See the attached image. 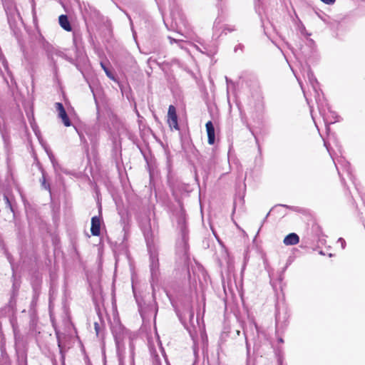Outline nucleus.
Returning <instances> with one entry per match:
<instances>
[{
	"label": "nucleus",
	"instance_id": "3",
	"mask_svg": "<svg viewBox=\"0 0 365 365\" xmlns=\"http://www.w3.org/2000/svg\"><path fill=\"white\" fill-rule=\"evenodd\" d=\"M91 234L93 236H98L101 232V220L97 216H94L91 218Z\"/></svg>",
	"mask_w": 365,
	"mask_h": 365
},
{
	"label": "nucleus",
	"instance_id": "8",
	"mask_svg": "<svg viewBox=\"0 0 365 365\" xmlns=\"http://www.w3.org/2000/svg\"><path fill=\"white\" fill-rule=\"evenodd\" d=\"M101 68L103 69V71H105L106 76L112 79V80H114L115 78H114V76L113 74L110 72V71L106 67V66L105 65V63L103 62H101Z\"/></svg>",
	"mask_w": 365,
	"mask_h": 365
},
{
	"label": "nucleus",
	"instance_id": "11",
	"mask_svg": "<svg viewBox=\"0 0 365 365\" xmlns=\"http://www.w3.org/2000/svg\"><path fill=\"white\" fill-rule=\"evenodd\" d=\"M321 1L327 4L331 5V4H334L336 0H321Z\"/></svg>",
	"mask_w": 365,
	"mask_h": 365
},
{
	"label": "nucleus",
	"instance_id": "4",
	"mask_svg": "<svg viewBox=\"0 0 365 365\" xmlns=\"http://www.w3.org/2000/svg\"><path fill=\"white\" fill-rule=\"evenodd\" d=\"M205 127L207 133L208 143L210 145H213L215 140L214 125L211 121H208L206 123Z\"/></svg>",
	"mask_w": 365,
	"mask_h": 365
},
{
	"label": "nucleus",
	"instance_id": "10",
	"mask_svg": "<svg viewBox=\"0 0 365 365\" xmlns=\"http://www.w3.org/2000/svg\"><path fill=\"white\" fill-rule=\"evenodd\" d=\"M94 328H95L96 334L98 335L99 331H100V326H99L98 323H97V322L94 323Z\"/></svg>",
	"mask_w": 365,
	"mask_h": 365
},
{
	"label": "nucleus",
	"instance_id": "9",
	"mask_svg": "<svg viewBox=\"0 0 365 365\" xmlns=\"http://www.w3.org/2000/svg\"><path fill=\"white\" fill-rule=\"evenodd\" d=\"M4 200H5V202H6V207H9L10 209H11V202L9 200V197L4 195Z\"/></svg>",
	"mask_w": 365,
	"mask_h": 365
},
{
	"label": "nucleus",
	"instance_id": "1",
	"mask_svg": "<svg viewBox=\"0 0 365 365\" xmlns=\"http://www.w3.org/2000/svg\"><path fill=\"white\" fill-rule=\"evenodd\" d=\"M168 123L171 129L175 128V130H179L176 109L173 105H170L168 108Z\"/></svg>",
	"mask_w": 365,
	"mask_h": 365
},
{
	"label": "nucleus",
	"instance_id": "5",
	"mask_svg": "<svg viewBox=\"0 0 365 365\" xmlns=\"http://www.w3.org/2000/svg\"><path fill=\"white\" fill-rule=\"evenodd\" d=\"M299 241V238L297 234L290 233L284 237L283 242L286 245H297Z\"/></svg>",
	"mask_w": 365,
	"mask_h": 365
},
{
	"label": "nucleus",
	"instance_id": "13",
	"mask_svg": "<svg viewBox=\"0 0 365 365\" xmlns=\"http://www.w3.org/2000/svg\"><path fill=\"white\" fill-rule=\"evenodd\" d=\"M170 38V42H171V43H172L173 41H175V39H173V38Z\"/></svg>",
	"mask_w": 365,
	"mask_h": 365
},
{
	"label": "nucleus",
	"instance_id": "12",
	"mask_svg": "<svg viewBox=\"0 0 365 365\" xmlns=\"http://www.w3.org/2000/svg\"><path fill=\"white\" fill-rule=\"evenodd\" d=\"M338 242L341 243V247L344 249L345 247L346 244L345 240L343 238H339L338 240Z\"/></svg>",
	"mask_w": 365,
	"mask_h": 365
},
{
	"label": "nucleus",
	"instance_id": "2",
	"mask_svg": "<svg viewBox=\"0 0 365 365\" xmlns=\"http://www.w3.org/2000/svg\"><path fill=\"white\" fill-rule=\"evenodd\" d=\"M55 108L58 112V115L61 118L63 123L65 126L68 127L71 125L70 119L66 112V110L61 103H56Z\"/></svg>",
	"mask_w": 365,
	"mask_h": 365
},
{
	"label": "nucleus",
	"instance_id": "6",
	"mask_svg": "<svg viewBox=\"0 0 365 365\" xmlns=\"http://www.w3.org/2000/svg\"><path fill=\"white\" fill-rule=\"evenodd\" d=\"M59 24L66 31H71V26L68 21L67 16L61 15L58 18Z\"/></svg>",
	"mask_w": 365,
	"mask_h": 365
},
{
	"label": "nucleus",
	"instance_id": "7",
	"mask_svg": "<svg viewBox=\"0 0 365 365\" xmlns=\"http://www.w3.org/2000/svg\"><path fill=\"white\" fill-rule=\"evenodd\" d=\"M40 182H41V185L43 189L50 191V190H51L50 185H49V183H48L46 182V179L44 173H42V178H41V179H40Z\"/></svg>",
	"mask_w": 365,
	"mask_h": 365
}]
</instances>
